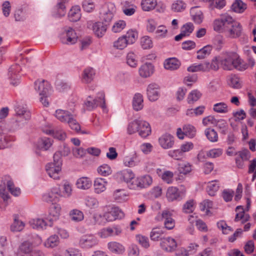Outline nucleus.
I'll list each match as a JSON object with an SVG mask.
<instances>
[{
  "instance_id": "f257e3e1",
  "label": "nucleus",
  "mask_w": 256,
  "mask_h": 256,
  "mask_svg": "<svg viewBox=\"0 0 256 256\" xmlns=\"http://www.w3.org/2000/svg\"><path fill=\"white\" fill-rule=\"evenodd\" d=\"M222 67L224 70H231L236 68L243 71L248 68L246 64L236 52L227 53L224 58L220 60Z\"/></svg>"
},
{
  "instance_id": "f03ea898",
  "label": "nucleus",
  "mask_w": 256,
  "mask_h": 256,
  "mask_svg": "<svg viewBox=\"0 0 256 256\" xmlns=\"http://www.w3.org/2000/svg\"><path fill=\"white\" fill-rule=\"evenodd\" d=\"M130 134L138 132L142 138H146L151 134V128L150 124L142 119H136L130 122L127 128Z\"/></svg>"
},
{
  "instance_id": "7ed1b4c3",
  "label": "nucleus",
  "mask_w": 256,
  "mask_h": 256,
  "mask_svg": "<svg viewBox=\"0 0 256 256\" xmlns=\"http://www.w3.org/2000/svg\"><path fill=\"white\" fill-rule=\"evenodd\" d=\"M13 186V181L9 176H4L0 177V208H4L8 204V200L10 196L8 189Z\"/></svg>"
},
{
  "instance_id": "20e7f679",
  "label": "nucleus",
  "mask_w": 256,
  "mask_h": 256,
  "mask_svg": "<svg viewBox=\"0 0 256 256\" xmlns=\"http://www.w3.org/2000/svg\"><path fill=\"white\" fill-rule=\"evenodd\" d=\"M234 20L228 14H221L219 18L215 19L213 22L214 30L218 32H224L230 26Z\"/></svg>"
},
{
  "instance_id": "39448f33",
  "label": "nucleus",
  "mask_w": 256,
  "mask_h": 256,
  "mask_svg": "<svg viewBox=\"0 0 256 256\" xmlns=\"http://www.w3.org/2000/svg\"><path fill=\"white\" fill-rule=\"evenodd\" d=\"M58 153H55L54 155V162L49 163L46 166V170L48 176L55 180L60 178L59 172L62 168V160L60 159Z\"/></svg>"
},
{
  "instance_id": "423d86ee",
  "label": "nucleus",
  "mask_w": 256,
  "mask_h": 256,
  "mask_svg": "<svg viewBox=\"0 0 256 256\" xmlns=\"http://www.w3.org/2000/svg\"><path fill=\"white\" fill-rule=\"evenodd\" d=\"M219 68L218 62L216 58L212 60L211 62H205L198 64H193L188 67V70L190 72H210L211 70L216 71Z\"/></svg>"
},
{
  "instance_id": "0eeeda50",
  "label": "nucleus",
  "mask_w": 256,
  "mask_h": 256,
  "mask_svg": "<svg viewBox=\"0 0 256 256\" xmlns=\"http://www.w3.org/2000/svg\"><path fill=\"white\" fill-rule=\"evenodd\" d=\"M104 98V92H100L98 93V96L95 99L92 100V97L89 96L84 102V105L88 110H92L98 106L104 110L106 108Z\"/></svg>"
},
{
  "instance_id": "6e6552de",
  "label": "nucleus",
  "mask_w": 256,
  "mask_h": 256,
  "mask_svg": "<svg viewBox=\"0 0 256 256\" xmlns=\"http://www.w3.org/2000/svg\"><path fill=\"white\" fill-rule=\"evenodd\" d=\"M78 36L71 28H66L60 35V40L64 44H73L77 42Z\"/></svg>"
},
{
  "instance_id": "1a4fd4ad",
  "label": "nucleus",
  "mask_w": 256,
  "mask_h": 256,
  "mask_svg": "<svg viewBox=\"0 0 256 256\" xmlns=\"http://www.w3.org/2000/svg\"><path fill=\"white\" fill-rule=\"evenodd\" d=\"M114 9V4L112 3L106 4L102 8L100 12V18L104 24H107V26L113 18Z\"/></svg>"
},
{
  "instance_id": "9d476101",
  "label": "nucleus",
  "mask_w": 256,
  "mask_h": 256,
  "mask_svg": "<svg viewBox=\"0 0 256 256\" xmlns=\"http://www.w3.org/2000/svg\"><path fill=\"white\" fill-rule=\"evenodd\" d=\"M21 70L20 66L18 64H14L9 68L8 75L11 84L16 86L19 84Z\"/></svg>"
},
{
  "instance_id": "9b49d317",
  "label": "nucleus",
  "mask_w": 256,
  "mask_h": 256,
  "mask_svg": "<svg viewBox=\"0 0 256 256\" xmlns=\"http://www.w3.org/2000/svg\"><path fill=\"white\" fill-rule=\"evenodd\" d=\"M34 89L40 96H48L50 94L51 87L49 82L44 80H37L34 82Z\"/></svg>"
},
{
  "instance_id": "f8f14e48",
  "label": "nucleus",
  "mask_w": 256,
  "mask_h": 256,
  "mask_svg": "<svg viewBox=\"0 0 256 256\" xmlns=\"http://www.w3.org/2000/svg\"><path fill=\"white\" fill-rule=\"evenodd\" d=\"M160 246L164 251L172 252L176 250L178 244L174 238L172 237L162 238H160Z\"/></svg>"
},
{
  "instance_id": "ddd939ff",
  "label": "nucleus",
  "mask_w": 256,
  "mask_h": 256,
  "mask_svg": "<svg viewBox=\"0 0 256 256\" xmlns=\"http://www.w3.org/2000/svg\"><path fill=\"white\" fill-rule=\"evenodd\" d=\"M98 244L97 238L92 234H86L82 236L79 240V246L82 248H90Z\"/></svg>"
},
{
  "instance_id": "4468645a",
  "label": "nucleus",
  "mask_w": 256,
  "mask_h": 256,
  "mask_svg": "<svg viewBox=\"0 0 256 256\" xmlns=\"http://www.w3.org/2000/svg\"><path fill=\"white\" fill-rule=\"evenodd\" d=\"M107 24L102 22H89L88 28L93 30L95 35L98 38H102L106 33L107 30Z\"/></svg>"
},
{
  "instance_id": "2eb2a0df",
  "label": "nucleus",
  "mask_w": 256,
  "mask_h": 256,
  "mask_svg": "<svg viewBox=\"0 0 256 256\" xmlns=\"http://www.w3.org/2000/svg\"><path fill=\"white\" fill-rule=\"evenodd\" d=\"M224 32L230 38H238L242 35V26L239 22L234 20Z\"/></svg>"
},
{
  "instance_id": "dca6fc26",
  "label": "nucleus",
  "mask_w": 256,
  "mask_h": 256,
  "mask_svg": "<svg viewBox=\"0 0 256 256\" xmlns=\"http://www.w3.org/2000/svg\"><path fill=\"white\" fill-rule=\"evenodd\" d=\"M146 94L150 101L156 100L160 96V86L156 83L150 84L146 88Z\"/></svg>"
},
{
  "instance_id": "f3484780",
  "label": "nucleus",
  "mask_w": 256,
  "mask_h": 256,
  "mask_svg": "<svg viewBox=\"0 0 256 256\" xmlns=\"http://www.w3.org/2000/svg\"><path fill=\"white\" fill-rule=\"evenodd\" d=\"M122 232V229L119 226H114L103 228L99 232V236L102 238H106L114 236H118Z\"/></svg>"
},
{
  "instance_id": "a211bd4d",
  "label": "nucleus",
  "mask_w": 256,
  "mask_h": 256,
  "mask_svg": "<svg viewBox=\"0 0 256 256\" xmlns=\"http://www.w3.org/2000/svg\"><path fill=\"white\" fill-rule=\"evenodd\" d=\"M33 242L29 240H24L18 247V253L16 256H28L34 250Z\"/></svg>"
},
{
  "instance_id": "6ab92c4d",
  "label": "nucleus",
  "mask_w": 256,
  "mask_h": 256,
  "mask_svg": "<svg viewBox=\"0 0 256 256\" xmlns=\"http://www.w3.org/2000/svg\"><path fill=\"white\" fill-rule=\"evenodd\" d=\"M60 196H61V192L60 188H53L50 192L42 196V200L47 202H56Z\"/></svg>"
},
{
  "instance_id": "aec40b11",
  "label": "nucleus",
  "mask_w": 256,
  "mask_h": 256,
  "mask_svg": "<svg viewBox=\"0 0 256 256\" xmlns=\"http://www.w3.org/2000/svg\"><path fill=\"white\" fill-rule=\"evenodd\" d=\"M160 146L164 149L172 148L174 143V138L168 134L162 135L158 139Z\"/></svg>"
},
{
  "instance_id": "412c9836",
  "label": "nucleus",
  "mask_w": 256,
  "mask_h": 256,
  "mask_svg": "<svg viewBox=\"0 0 256 256\" xmlns=\"http://www.w3.org/2000/svg\"><path fill=\"white\" fill-rule=\"evenodd\" d=\"M95 70L92 68H87L84 70L81 75V81L82 83L88 84L94 78Z\"/></svg>"
},
{
  "instance_id": "4be33fe9",
  "label": "nucleus",
  "mask_w": 256,
  "mask_h": 256,
  "mask_svg": "<svg viewBox=\"0 0 256 256\" xmlns=\"http://www.w3.org/2000/svg\"><path fill=\"white\" fill-rule=\"evenodd\" d=\"M61 206L59 204H52L49 208V220L50 222L58 219L61 212Z\"/></svg>"
},
{
  "instance_id": "5701e85b",
  "label": "nucleus",
  "mask_w": 256,
  "mask_h": 256,
  "mask_svg": "<svg viewBox=\"0 0 256 256\" xmlns=\"http://www.w3.org/2000/svg\"><path fill=\"white\" fill-rule=\"evenodd\" d=\"M154 72V66L150 63L146 62L139 68V74L140 76L146 78L150 76Z\"/></svg>"
},
{
  "instance_id": "b1692460",
  "label": "nucleus",
  "mask_w": 256,
  "mask_h": 256,
  "mask_svg": "<svg viewBox=\"0 0 256 256\" xmlns=\"http://www.w3.org/2000/svg\"><path fill=\"white\" fill-rule=\"evenodd\" d=\"M107 182L104 178H98L94 181V192L96 194H100L106 189Z\"/></svg>"
},
{
  "instance_id": "393cba45",
  "label": "nucleus",
  "mask_w": 256,
  "mask_h": 256,
  "mask_svg": "<svg viewBox=\"0 0 256 256\" xmlns=\"http://www.w3.org/2000/svg\"><path fill=\"white\" fill-rule=\"evenodd\" d=\"M180 65V62L174 58H168L164 62V68L170 70H174L178 69Z\"/></svg>"
},
{
  "instance_id": "a878e982",
  "label": "nucleus",
  "mask_w": 256,
  "mask_h": 256,
  "mask_svg": "<svg viewBox=\"0 0 256 256\" xmlns=\"http://www.w3.org/2000/svg\"><path fill=\"white\" fill-rule=\"evenodd\" d=\"M118 178L127 184L134 178V174L130 170H125L117 173Z\"/></svg>"
},
{
  "instance_id": "bb28decb",
  "label": "nucleus",
  "mask_w": 256,
  "mask_h": 256,
  "mask_svg": "<svg viewBox=\"0 0 256 256\" xmlns=\"http://www.w3.org/2000/svg\"><path fill=\"white\" fill-rule=\"evenodd\" d=\"M144 107V99L142 94L136 93L134 94L132 100V108L136 111H139Z\"/></svg>"
},
{
  "instance_id": "cd10ccee",
  "label": "nucleus",
  "mask_w": 256,
  "mask_h": 256,
  "mask_svg": "<svg viewBox=\"0 0 256 256\" xmlns=\"http://www.w3.org/2000/svg\"><path fill=\"white\" fill-rule=\"evenodd\" d=\"M80 9L78 6L72 7L68 14L70 20L73 22L78 21L80 19Z\"/></svg>"
},
{
  "instance_id": "c85d7f7f",
  "label": "nucleus",
  "mask_w": 256,
  "mask_h": 256,
  "mask_svg": "<svg viewBox=\"0 0 256 256\" xmlns=\"http://www.w3.org/2000/svg\"><path fill=\"white\" fill-rule=\"evenodd\" d=\"M66 0H60L53 12V16L56 18H60L64 16L66 14L64 2Z\"/></svg>"
},
{
  "instance_id": "c756f323",
  "label": "nucleus",
  "mask_w": 256,
  "mask_h": 256,
  "mask_svg": "<svg viewBox=\"0 0 256 256\" xmlns=\"http://www.w3.org/2000/svg\"><path fill=\"white\" fill-rule=\"evenodd\" d=\"M92 185V182L88 177H82L78 178L76 182L77 188L81 190H88Z\"/></svg>"
},
{
  "instance_id": "7c9ffc66",
  "label": "nucleus",
  "mask_w": 256,
  "mask_h": 256,
  "mask_svg": "<svg viewBox=\"0 0 256 256\" xmlns=\"http://www.w3.org/2000/svg\"><path fill=\"white\" fill-rule=\"evenodd\" d=\"M109 250L113 253L122 254L125 251L124 247L120 244L112 242L108 244Z\"/></svg>"
},
{
  "instance_id": "2f4dec72",
  "label": "nucleus",
  "mask_w": 256,
  "mask_h": 256,
  "mask_svg": "<svg viewBox=\"0 0 256 256\" xmlns=\"http://www.w3.org/2000/svg\"><path fill=\"white\" fill-rule=\"evenodd\" d=\"M71 129L75 130L76 132H80L82 134H89L88 132H86L84 130H80V126L79 123L77 122L74 117V116H72L69 118L68 120L66 122Z\"/></svg>"
},
{
  "instance_id": "473e14b6",
  "label": "nucleus",
  "mask_w": 256,
  "mask_h": 256,
  "mask_svg": "<svg viewBox=\"0 0 256 256\" xmlns=\"http://www.w3.org/2000/svg\"><path fill=\"white\" fill-rule=\"evenodd\" d=\"M72 116L69 112L62 110H58L55 112V116L62 122L66 123Z\"/></svg>"
},
{
  "instance_id": "72a5a7b5",
  "label": "nucleus",
  "mask_w": 256,
  "mask_h": 256,
  "mask_svg": "<svg viewBox=\"0 0 256 256\" xmlns=\"http://www.w3.org/2000/svg\"><path fill=\"white\" fill-rule=\"evenodd\" d=\"M138 162L137 154L135 152L130 156H126L124 157V164L125 166L128 167L134 166L138 164Z\"/></svg>"
},
{
  "instance_id": "f704fd0d",
  "label": "nucleus",
  "mask_w": 256,
  "mask_h": 256,
  "mask_svg": "<svg viewBox=\"0 0 256 256\" xmlns=\"http://www.w3.org/2000/svg\"><path fill=\"white\" fill-rule=\"evenodd\" d=\"M52 140L48 138H41L38 142V148L39 150H47L52 146Z\"/></svg>"
},
{
  "instance_id": "c9c22d12",
  "label": "nucleus",
  "mask_w": 256,
  "mask_h": 256,
  "mask_svg": "<svg viewBox=\"0 0 256 256\" xmlns=\"http://www.w3.org/2000/svg\"><path fill=\"white\" fill-rule=\"evenodd\" d=\"M70 216L72 220L78 222L84 219V213L78 209H74L70 212Z\"/></svg>"
},
{
  "instance_id": "e433bc0d",
  "label": "nucleus",
  "mask_w": 256,
  "mask_h": 256,
  "mask_svg": "<svg viewBox=\"0 0 256 256\" xmlns=\"http://www.w3.org/2000/svg\"><path fill=\"white\" fill-rule=\"evenodd\" d=\"M138 178L140 189L149 186L152 182V178L149 175H146Z\"/></svg>"
},
{
  "instance_id": "4c0bfd02",
  "label": "nucleus",
  "mask_w": 256,
  "mask_h": 256,
  "mask_svg": "<svg viewBox=\"0 0 256 256\" xmlns=\"http://www.w3.org/2000/svg\"><path fill=\"white\" fill-rule=\"evenodd\" d=\"M220 184L218 180H213L208 182L206 190L210 196H214L218 190Z\"/></svg>"
},
{
  "instance_id": "58836bf2",
  "label": "nucleus",
  "mask_w": 256,
  "mask_h": 256,
  "mask_svg": "<svg viewBox=\"0 0 256 256\" xmlns=\"http://www.w3.org/2000/svg\"><path fill=\"white\" fill-rule=\"evenodd\" d=\"M247 8V5L241 0H236L232 6V10L238 13H242Z\"/></svg>"
},
{
  "instance_id": "ea45409f",
  "label": "nucleus",
  "mask_w": 256,
  "mask_h": 256,
  "mask_svg": "<svg viewBox=\"0 0 256 256\" xmlns=\"http://www.w3.org/2000/svg\"><path fill=\"white\" fill-rule=\"evenodd\" d=\"M59 238L54 234L50 236L44 242V246L47 248H53L59 244Z\"/></svg>"
},
{
  "instance_id": "a19ab883",
  "label": "nucleus",
  "mask_w": 256,
  "mask_h": 256,
  "mask_svg": "<svg viewBox=\"0 0 256 256\" xmlns=\"http://www.w3.org/2000/svg\"><path fill=\"white\" fill-rule=\"evenodd\" d=\"M212 50V46L210 45L204 46L197 52L196 58L198 60H202L210 55Z\"/></svg>"
},
{
  "instance_id": "79ce46f5",
  "label": "nucleus",
  "mask_w": 256,
  "mask_h": 256,
  "mask_svg": "<svg viewBox=\"0 0 256 256\" xmlns=\"http://www.w3.org/2000/svg\"><path fill=\"white\" fill-rule=\"evenodd\" d=\"M15 111L18 116H23L25 120H29L31 116L30 112L27 110L26 108L20 105L15 106Z\"/></svg>"
},
{
  "instance_id": "37998d69",
  "label": "nucleus",
  "mask_w": 256,
  "mask_h": 256,
  "mask_svg": "<svg viewBox=\"0 0 256 256\" xmlns=\"http://www.w3.org/2000/svg\"><path fill=\"white\" fill-rule=\"evenodd\" d=\"M156 0H142V8L144 11H150L154 9L156 6Z\"/></svg>"
},
{
  "instance_id": "c03bdc74",
  "label": "nucleus",
  "mask_w": 256,
  "mask_h": 256,
  "mask_svg": "<svg viewBox=\"0 0 256 256\" xmlns=\"http://www.w3.org/2000/svg\"><path fill=\"white\" fill-rule=\"evenodd\" d=\"M30 224L33 228L35 229H44L47 225L46 222L41 218L32 220L30 222Z\"/></svg>"
},
{
  "instance_id": "a18cd8bd",
  "label": "nucleus",
  "mask_w": 256,
  "mask_h": 256,
  "mask_svg": "<svg viewBox=\"0 0 256 256\" xmlns=\"http://www.w3.org/2000/svg\"><path fill=\"white\" fill-rule=\"evenodd\" d=\"M128 44H134L138 38V32L134 30H130L124 35Z\"/></svg>"
},
{
  "instance_id": "49530a36",
  "label": "nucleus",
  "mask_w": 256,
  "mask_h": 256,
  "mask_svg": "<svg viewBox=\"0 0 256 256\" xmlns=\"http://www.w3.org/2000/svg\"><path fill=\"white\" fill-rule=\"evenodd\" d=\"M126 194L124 189L116 190L113 194L114 198L118 202H122L126 200Z\"/></svg>"
},
{
  "instance_id": "de8ad7c7",
  "label": "nucleus",
  "mask_w": 256,
  "mask_h": 256,
  "mask_svg": "<svg viewBox=\"0 0 256 256\" xmlns=\"http://www.w3.org/2000/svg\"><path fill=\"white\" fill-rule=\"evenodd\" d=\"M207 138L211 142H216L218 140V134L213 128H208L204 131Z\"/></svg>"
},
{
  "instance_id": "09e8293b",
  "label": "nucleus",
  "mask_w": 256,
  "mask_h": 256,
  "mask_svg": "<svg viewBox=\"0 0 256 256\" xmlns=\"http://www.w3.org/2000/svg\"><path fill=\"white\" fill-rule=\"evenodd\" d=\"M166 197L170 201L177 200L179 197L178 188L176 187L169 188L166 192Z\"/></svg>"
},
{
  "instance_id": "8fccbe9b",
  "label": "nucleus",
  "mask_w": 256,
  "mask_h": 256,
  "mask_svg": "<svg viewBox=\"0 0 256 256\" xmlns=\"http://www.w3.org/2000/svg\"><path fill=\"white\" fill-rule=\"evenodd\" d=\"M178 169L180 173L186 174L192 171V165L188 162H182L178 164Z\"/></svg>"
},
{
  "instance_id": "3c124183",
  "label": "nucleus",
  "mask_w": 256,
  "mask_h": 256,
  "mask_svg": "<svg viewBox=\"0 0 256 256\" xmlns=\"http://www.w3.org/2000/svg\"><path fill=\"white\" fill-rule=\"evenodd\" d=\"M213 110L216 112L220 114H226L228 111L227 104L223 102L214 104V105Z\"/></svg>"
},
{
  "instance_id": "603ef678",
  "label": "nucleus",
  "mask_w": 256,
  "mask_h": 256,
  "mask_svg": "<svg viewBox=\"0 0 256 256\" xmlns=\"http://www.w3.org/2000/svg\"><path fill=\"white\" fill-rule=\"evenodd\" d=\"M186 6L182 0H176L172 4L171 8L174 12H181L186 9Z\"/></svg>"
},
{
  "instance_id": "864d4df0",
  "label": "nucleus",
  "mask_w": 256,
  "mask_h": 256,
  "mask_svg": "<svg viewBox=\"0 0 256 256\" xmlns=\"http://www.w3.org/2000/svg\"><path fill=\"white\" fill-rule=\"evenodd\" d=\"M183 130L185 132L186 136L189 138H193L196 135V130L194 126L190 124H186L184 126Z\"/></svg>"
},
{
  "instance_id": "5fc2aeb1",
  "label": "nucleus",
  "mask_w": 256,
  "mask_h": 256,
  "mask_svg": "<svg viewBox=\"0 0 256 256\" xmlns=\"http://www.w3.org/2000/svg\"><path fill=\"white\" fill-rule=\"evenodd\" d=\"M97 170L100 175L104 176L110 174L112 172L110 167L106 164H103L98 166Z\"/></svg>"
},
{
  "instance_id": "6e6d98bb",
  "label": "nucleus",
  "mask_w": 256,
  "mask_h": 256,
  "mask_svg": "<svg viewBox=\"0 0 256 256\" xmlns=\"http://www.w3.org/2000/svg\"><path fill=\"white\" fill-rule=\"evenodd\" d=\"M128 44L126 38L122 36L114 42V46L117 49L123 50Z\"/></svg>"
},
{
  "instance_id": "4d7b16f0",
  "label": "nucleus",
  "mask_w": 256,
  "mask_h": 256,
  "mask_svg": "<svg viewBox=\"0 0 256 256\" xmlns=\"http://www.w3.org/2000/svg\"><path fill=\"white\" fill-rule=\"evenodd\" d=\"M126 62L132 68L136 67L138 65L136 56L134 52H128L126 56Z\"/></svg>"
},
{
  "instance_id": "13d9d810",
  "label": "nucleus",
  "mask_w": 256,
  "mask_h": 256,
  "mask_svg": "<svg viewBox=\"0 0 256 256\" xmlns=\"http://www.w3.org/2000/svg\"><path fill=\"white\" fill-rule=\"evenodd\" d=\"M136 238V241L142 247L148 248L150 246L149 240L148 237L142 234H137Z\"/></svg>"
},
{
  "instance_id": "bf43d9fd",
  "label": "nucleus",
  "mask_w": 256,
  "mask_h": 256,
  "mask_svg": "<svg viewBox=\"0 0 256 256\" xmlns=\"http://www.w3.org/2000/svg\"><path fill=\"white\" fill-rule=\"evenodd\" d=\"M201 96V94L197 90L192 91L188 97V104H192L197 101Z\"/></svg>"
},
{
  "instance_id": "052dcab7",
  "label": "nucleus",
  "mask_w": 256,
  "mask_h": 256,
  "mask_svg": "<svg viewBox=\"0 0 256 256\" xmlns=\"http://www.w3.org/2000/svg\"><path fill=\"white\" fill-rule=\"evenodd\" d=\"M85 204L86 206L92 209L96 208L98 206V202L94 198L88 196L85 199Z\"/></svg>"
},
{
  "instance_id": "680f3d73",
  "label": "nucleus",
  "mask_w": 256,
  "mask_h": 256,
  "mask_svg": "<svg viewBox=\"0 0 256 256\" xmlns=\"http://www.w3.org/2000/svg\"><path fill=\"white\" fill-rule=\"evenodd\" d=\"M228 84L234 88H240L242 87V84L240 78L236 76H232L230 78Z\"/></svg>"
},
{
  "instance_id": "e2e57ef3",
  "label": "nucleus",
  "mask_w": 256,
  "mask_h": 256,
  "mask_svg": "<svg viewBox=\"0 0 256 256\" xmlns=\"http://www.w3.org/2000/svg\"><path fill=\"white\" fill-rule=\"evenodd\" d=\"M72 194V185L68 182H66L63 185V192L61 193L60 196L64 198H69Z\"/></svg>"
},
{
  "instance_id": "0e129e2a",
  "label": "nucleus",
  "mask_w": 256,
  "mask_h": 256,
  "mask_svg": "<svg viewBox=\"0 0 256 256\" xmlns=\"http://www.w3.org/2000/svg\"><path fill=\"white\" fill-rule=\"evenodd\" d=\"M216 126L221 130L220 132L226 134L228 129V125L226 121L223 119L216 120L215 124Z\"/></svg>"
},
{
  "instance_id": "69168bd1",
  "label": "nucleus",
  "mask_w": 256,
  "mask_h": 256,
  "mask_svg": "<svg viewBox=\"0 0 256 256\" xmlns=\"http://www.w3.org/2000/svg\"><path fill=\"white\" fill-rule=\"evenodd\" d=\"M126 24L124 21L120 20L114 24L112 30L114 32H119L126 27Z\"/></svg>"
},
{
  "instance_id": "338daca9",
  "label": "nucleus",
  "mask_w": 256,
  "mask_h": 256,
  "mask_svg": "<svg viewBox=\"0 0 256 256\" xmlns=\"http://www.w3.org/2000/svg\"><path fill=\"white\" fill-rule=\"evenodd\" d=\"M24 224L22 222L14 219L10 226V230L12 232H20L24 228Z\"/></svg>"
},
{
  "instance_id": "774afa93",
  "label": "nucleus",
  "mask_w": 256,
  "mask_h": 256,
  "mask_svg": "<svg viewBox=\"0 0 256 256\" xmlns=\"http://www.w3.org/2000/svg\"><path fill=\"white\" fill-rule=\"evenodd\" d=\"M194 26L191 22L187 23L184 24L181 28V32L185 35L188 36L194 30Z\"/></svg>"
}]
</instances>
